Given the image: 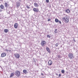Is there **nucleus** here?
Returning <instances> with one entry per match:
<instances>
[{
	"label": "nucleus",
	"instance_id": "obj_27",
	"mask_svg": "<svg viewBox=\"0 0 78 78\" xmlns=\"http://www.w3.org/2000/svg\"><path fill=\"white\" fill-rule=\"evenodd\" d=\"M61 76V74H60L58 75V77H60V76Z\"/></svg>",
	"mask_w": 78,
	"mask_h": 78
},
{
	"label": "nucleus",
	"instance_id": "obj_4",
	"mask_svg": "<svg viewBox=\"0 0 78 78\" xmlns=\"http://www.w3.org/2000/svg\"><path fill=\"white\" fill-rule=\"evenodd\" d=\"M41 44L42 47H44L46 44V42L45 41H42L41 43Z\"/></svg>",
	"mask_w": 78,
	"mask_h": 78
},
{
	"label": "nucleus",
	"instance_id": "obj_2",
	"mask_svg": "<svg viewBox=\"0 0 78 78\" xmlns=\"http://www.w3.org/2000/svg\"><path fill=\"white\" fill-rule=\"evenodd\" d=\"M15 74L17 77H19L20 76V71L16 70L15 71Z\"/></svg>",
	"mask_w": 78,
	"mask_h": 78
},
{
	"label": "nucleus",
	"instance_id": "obj_33",
	"mask_svg": "<svg viewBox=\"0 0 78 78\" xmlns=\"http://www.w3.org/2000/svg\"><path fill=\"white\" fill-rule=\"evenodd\" d=\"M73 41H75V39H73Z\"/></svg>",
	"mask_w": 78,
	"mask_h": 78
},
{
	"label": "nucleus",
	"instance_id": "obj_15",
	"mask_svg": "<svg viewBox=\"0 0 78 78\" xmlns=\"http://www.w3.org/2000/svg\"><path fill=\"white\" fill-rule=\"evenodd\" d=\"M10 48H9V50L7 49H6L5 50V51H7V52H8V51H9V52H11V50H9Z\"/></svg>",
	"mask_w": 78,
	"mask_h": 78
},
{
	"label": "nucleus",
	"instance_id": "obj_31",
	"mask_svg": "<svg viewBox=\"0 0 78 78\" xmlns=\"http://www.w3.org/2000/svg\"><path fill=\"white\" fill-rule=\"evenodd\" d=\"M41 75H42L43 76V75H44V74H43V73H41Z\"/></svg>",
	"mask_w": 78,
	"mask_h": 78
},
{
	"label": "nucleus",
	"instance_id": "obj_23",
	"mask_svg": "<svg viewBox=\"0 0 78 78\" xmlns=\"http://www.w3.org/2000/svg\"><path fill=\"white\" fill-rule=\"evenodd\" d=\"M57 30H58L57 29H56L55 30V31H54L55 33H57Z\"/></svg>",
	"mask_w": 78,
	"mask_h": 78
},
{
	"label": "nucleus",
	"instance_id": "obj_17",
	"mask_svg": "<svg viewBox=\"0 0 78 78\" xmlns=\"http://www.w3.org/2000/svg\"><path fill=\"white\" fill-rule=\"evenodd\" d=\"M65 11V12H67V13H69V12H70V10H69V9H67Z\"/></svg>",
	"mask_w": 78,
	"mask_h": 78
},
{
	"label": "nucleus",
	"instance_id": "obj_28",
	"mask_svg": "<svg viewBox=\"0 0 78 78\" xmlns=\"http://www.w3.org/2000/svg\"><path fill=\"white\" fill-rule=\"evenodd\" d=\"M58 22L60 24H61V22L60 21H58Z\"/></svg>",
	"mask_w": 78,
	"mask_h": 78
},
{
	"label": "nucleus",
	"instance_id": "obj_5",
	"mask_svg": "<svg viewBox=\"0 0 78 78\" xmlns=\"http://www.w3.org/2000/svg\"><path fill=\"white\" fill-rule=\"evenodd\" d=\"M6 55V54L5 52H3L1 54V56L2 58H3L4 57H5Z\"/></svg>",
	"mask_w": 78,
	"mask_h": 78
},
{
	"label": "nucleus",
	"instance_id": "obj_29",
	"mask_svg": "<svg viewBox=\"0 0 78 78\" xmlns=\"http://www.w3.org/2000/svg\"><path fill=\"white\" fill-rule=\"evenodd\" d=\"M33 61L34 62H36V61H35V60H34V59H33Z\"/></svg>",
	"mask_w": 78,
	"mask_h": 78
},
{
	"label": "nucleus",
	"instance_id": "obj_20",
	"mask_svg": "<svg viewBox=\"0 0 78 78\" xmlns=\"http://www.w3.org/2000/svg\"><path fill=\"white\" fill-rule=\"evenodd\" d=\"M55 22L58 23V22H59V20H58V19H55Z\"/></svg>",
	"mask_w": 78,
	"mask_h": 78
},
{
	"label": "nucleus",
	"instance_id": "obj_32",
	"mask_svg": "<svg viewBox=\"0 0 78 78\" xmlns=\"http://www.w3.org/2000/svg\"><path fill=\"white\" fill-rule=\"evenodd\" d=\"M56 75H57V76L58 75V74L56 73Z\"/></svg>",
	"mask_w": 78,
	"mask_h": 78
},
{
	"label": "nucleus",
	"instance_id": "obj_25",
	"mask_svg": "<svg viewBox=\"0 0 78 78\" xmlns=\"http://www.w3.org/2000/svg\"><path fill=\"white\" fill-rule=\"evenodd\" d=\"M46 3H49V0H46Z\"/></svg>",
	"mask_w": 78,
	"mask_h": 78
},
{
	"label": "nucleus",
	"instance_id": "obj_3",
	"mask_svg": "<svg viewBox=\"0 0 78 78\" xmlns=\"http://www.w3.org/2000/svg\"><path fill=\"white\" fill-rule=\"evenodd\" d=\"M68 58H69L70 59H72L74 58L73 54L72 53L69 54L68 55Z\"/></svg>",
	"mask_w": 78,
	"mask_h": 78
},
{
	"label": "nucleus",
	"instance_id": "obj_34",
	"mask_svg": "<svg viewBox=\"0 0 78 78\" xmlns=\"http://www.w3.org/2000/svg\"><path fill=\"white\" fill-rule=\"evenodd\" d=\"M0 12H2V10H1V9H0Z\"/></svg>",
	"mask_w": 78,
	"mask_h": 78
},
{
	"label": "nucleus",
	"instance_id": "obj_36",
	"mask_svg": "<svg viewBox=\"0 0 78 78\" xmlns=\"http://www.w3.org/2000/svg\"><path fill=\"white\" fill-rule=\"evenodd\" d=\"M0 0V1H2V0Z\"/></svg>",
	"mask_w": 78,
	"mask_h": 78
},
{
	"label": "nucleus",
	"instance_id": "obj_7",
	"mask_svg": "<svg viewBox=\"0 0 78 78\" xmlns=\"http://www.w3.org/2000/svg\"><path fill=\"white\" fill-rule=\"evenodd\" d=\"M14 56L16 58H20V55L19 54H14Z\"/></svg>",
	"mask_w": 78,
	"mask_h": 78
},
{
	"label": "nucleus",
	"instance_id": "obj_21",
	"mask_svg": "<svg viewBox=\"0 0 78 78\" xmlns=\"http://www.w3.org/2000/svg\"><path fill=\"white\" fill-rule=\"evenodd\" d=\"M61 72L62 73H65V71L64 69L62 70L61 71Z\"/></svg>",
	"mask_w": 78,
	"mask_h": 78
},
{
	"label": "nucleus",
	"instance_id": "obj_11",
	"mask_svg": "<svg viewBox=\"0 0 78 78\" xmlns=\"http://www.w3.org/2000/svg\"><path fill=\"white\" fill-rule=\"evenodd\" d=\"M19 25L18 24V23H15L14 25V27L15 28H18V26Z\"/></svg>",
	"mask_w": 78,
	"mask_h": 78
},
{
	"label": "nucleus",
	"instance_id": "obj_12",
	"mask_svg": "<svg viewBox=\"0 0 78 78\" xmlns=\"http://www.w3.org/2000/svg\"><path fill=\"white\" fill-rule=\"evenodd\" d=\"M53 63L52 61L51 60H49L48 62V64L49 66H51Z\"/></svg>",
	"mask_w": 78,
	"mask_h": 78
},
{
	"label": "nucleus",
	"instance_id": "obj_1",
	"mask_svg": "<svg viewBox=\"0 0 78 78\" xmlns=\"http://www.w3.org/2000/svg\"><path fill=\"white\" fill-rule=\"evenodd\" d=\"M62 20L65 23H68L69 21V18L67 16H66L63 18Z\"/></svg>",
	"mask_w": 78,
	"mask_h": 78
},
{
	"label": "nucleus",
	"instance_id": "obj_14",
	"mask_svg": "<svg viewBox=\"0 0 78 78\" xmlns=\"http://www.w3.org/2000/svg\"><path fill=\"white\" fill-rule=\"evenodd\" d=\"M23 72L25 74H27V73H28V71L26 69H24L23 70Z\"/></svg>",
	"mask_w": 78,
	"mask_h": 78
},
{
	"label": "nucleus",
	"instance_id": "obj_16",
	"mask_svg": "<svg viewBox=\"0 0 78 78\" xmlns=\"http://www.w3.org/2000/svg\"><path fill=\"white\" fill-rule=\"evenodd\" d=\"M34 5L35 7H38L39 6V5L37 4V3H34Z\"/></svg>",
	"mask_w": 78,
	"mask_h": 78
},
{
	"label": "nucleus",
	"instance_id": "obj_6",
	"mask_svg": "<svg viewBox=\"0 0 78 78\" xmlns=\"http://www.w3.org/2000/svg\"><path fill=\"white\" fill-rule=\"evenodd\" d=\"M20 6V2H17L16 3V6L17 8H19V7Z\"/></svg>",
	"mask_w": 78,
	"mask_h": 78
},
{
	"label": "nucleus",
	"instance_id": "obj_35",
	"mask_svg": "<svg viewBox=\"0 0 78 78\" xmlns=\"http://www.w3.org/2000/svg\"><path fill=\"white\" fill-rule=\"evenodd\" d=\"M0 67L1 68V69H2V67L1 66H0Z\"/></svg>",
	"mask_w": 78,
	"mask_h": 78
},
{
	"label": "nucleus",
	"instance_id": "obj_9",
	"mask_svg": "<svg viewBox=\"0 0 78 78\" xmlns=\"http://www.w3.org/2000/svg\"><path fill=\"white\" fill-rule=\"evenodd\" d=\"M4 5L5 8H8L9 6V4H8L7 2H5Z\"/></svg>",
	"mask_w": 78,
	"mask_h": 78
},
{
	"label": "nucleus",
	"instance_id": "obj_22",
	"mask_svg": "<svg viewBox=\"0 0 78 78\" xmlns=\"http://www.w3.org/2000/svg\"><path fill=\"white\" fill-rule=\"evenodd\" d=\"M51 37L50 36V35H47V37L48 38H50Z\"/></svg>",
	"mask_w": 78,
	"mask_h": 78
},
{
	"label": "nucleus",
	"instance_id": "obj_30",
	"mask_svg": "<svg viewBox=\"0 0 78 78\" xmlns=\"http://www.w3.org/2000/svg\"><path fill=\"white\" fill-rule=\"evenodd\" d=\"M51 20L50 19H48V21H50Z\"/></svg>",
	"mask_w": 78,
	"mask_h": 78
},
{
	"label": "nucleus",
	"instance_id": "obj_24",
	"mask_svg": "<svg viewBox=\"0 0 78 78\" xmlns=\"http://www.w3.org/2000/svg\"><path fill=\"white\" fill-rule=\"evenodd\" d=\"M58 44H59L57 43L55 45L56 47H58Z\"/></svg>",
	"mask_w": 78,
	"mask_h": 78
},
{
	"label": "nucleus",
	"instance_id": "obj_37",
	"mask_svg": "<svg viewBox=\"0 0 78 78\" xmlns=\"http://www.w3.org/2000/svg\"><path fill=\"white\" fill-rule=\"evenodd\" d=\"M22 11H23V10H22Z\"/></svg>",
	"mask_w": 78,
	"mask_h": 78
},
{
	"label": "nucleus",
	"instance_id": "obj_8",
	"mask_svg": "<svg viewBox=\"0 0 78 78\" xmlns=\"http://www.w3.org/2000/svg\"><path fill=\"white\" fill-rule=\"evenodd\" d=\"M33 11L35 12H39V9L36 8H34L33 9Z\"/></svg>",
	"mask_w": 78,
	"mask_h": 78
},
{
	"label": "nucleus",
	"instance_id": "obj_13",
	"mask_svg": "<svg viewBox=\"0 0 78 78\" xmlns=\"http://www.w3.org/2000/svg\"><path fill=\"white\" fill-rule=\"evenodd\" d=\"M1 9H4L5 10V6L3 5H0Z\"/></svg>",
	"mask_w": 78,
	"mask_h": 78
},
{
	"label": "nucleus",
	"instance_id": "obj_10",
	"mask_svg": "<svg viewBox=\"0 0 78 78\" xmlns=\"http://www.w3.org/2000/svg\"><path fill=\"white\" fill-rule=\"evenodd\" d=\"M46 50L49 53H51V51H50V48H49L48 47H46Z\"/></svg>",
	"mask_w": 78,
	"mask_h": 78
},
{
	"label": "nucleus",
	"instance_id": "obj_18",
	"mask_svg": "<svg viewBox=\"0 0 78 78\" xmlns=\"http://www.w3.org/2000/svg\"><path fill=\"white\" fill-rule=\"evenodd\" d=\"M4 31L5 33H8V32L9 31V30H8V29H6L4 30Z\"/></svg>",
	"mask_w": 78,
	"mask_h": 78
},
{
	"label": "nucleus",
	"instance_id": "obj_19",
	"mask_svg": "<svg viewBox=\"0 0 78 78\" xmlns=\"http://www.w3.org/2000/svg\"><path fill=\"white\" fill-rule=\"evenodd\" d=\"M14 74L12 73H11V75H10V78H12V76H14Z\"/></svg>",
	"mask_w": 78,
	"mask_h": 78
},
{
	"label": "nucleus",
	"instance_id": "obj_26",
	"mask_svg": "<svg viewBox=\"0 0 78 78\" xmlns=\"http://www.w3.org/2000/svg\"><path fill=\"white\" fill-rule=\"evenodd\" d=\"M27 9H29L30 8V7H29V6H28L27 5Z\"/></svg>",
	"mask_w": 78,
	"mask_h": 78
}]
</instances>
